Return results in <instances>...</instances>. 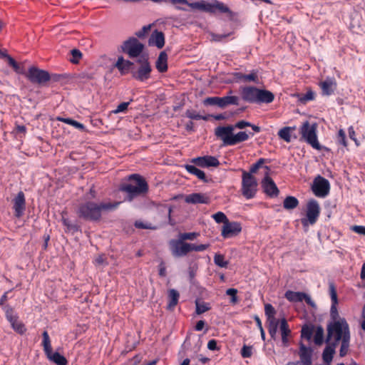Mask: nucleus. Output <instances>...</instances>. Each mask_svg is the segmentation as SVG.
I'll list each match as a JSON object with an SVG mask.
<instances>
[{"label":"nucleus","instance_id":"obj_5","mask_svg":"<svg viewBox=\"0 0 365 365\" xmlns=\"http://www.w3.org/2000/svg\"><path fill=\"white\" fill-rule=\"evenodd\" d=\"M42 338L41 345L47 359L56 365H67L68 361L64 356L58 352H52L51 339L47 331H44L42 333Z\"/></svg>","mask_w":365,"mask_h":365},{"label":"nucleus","instance_id":"obj_12","mask_svg":"<svg viewBox=\"0 0 365 365\" xmlns=\"http://www.w3.org/2000/svg\"><path fill=\"white\" fill-rule=\"evenodd\" d=\"M312 190L317 197H325L329 193V182L326 178L318 175L313 181Z\"/></svg>","mask_w":365,"mask_h":365},{"label":"nucleus","instance_id":"obj_34","mask_svg":"<svg viewBox=\"0 0 365 365\" xmlns=\"http://www.w3.org/2000/svg\"><path fill=\"white\" fill-rule=\"evenodd\" d=\"M9 323L11 324L12 329L18 334H24L26 332V329L25 325L19 320V317H16L14 319L9 322Z\"/></svg>","mask_w":365,"mask_h":365},{"label":"nucleus","instance_id":"obj_8","mask_svg":"<svg viewBox=\"0 0 365 365\" xmlns=\"http://www.w3.org/2000/svg\"><path fill=\"white\" fill-rule=\"evenodd\" d=\"M144 47V44L140 42L138 38L130 37L121 45V50L123 53L128 54L130 58H140Z\"/></svg>","mask_w":365,"mask_h":365},{"label":"nucleus","instance_id":"obj_35","mask_svg":"<svg viewBox=\"0 0 365 365\" xmlns=\"http://www.w3.org/2000/svg\"><path fill=\"white\" fill-rule=\"evenodd\" d=\"M299 205V200L293 196H287L283 202V207L286 210H293Z\"/></svg>","mask_w":365,"mask_h":365},{"label":"nucleus","instance_id":"obj_23","mask_svg":"<svg viewBox=\"0 0 365 365\" xmlns=\"http://www.w3.org/2000/svg\"><path fill=\"white\" fill-rule=\"evenodd\" d=\"M279 330L282 336V342L284 346H289V337L291 336L292 331L288 322L285 318L280 319Z\"/></svg>","mask_w":365,"mask_h":365},{"label":"nucleus","instance_id":"obj_16","mask_svg":"<svg viewBox=\"0 0 365 365\" xmlns=\"http://www.w3.org/2000/svg\"><path fill=\"white\" fill-rule=\"evenodd\" d=\"M329 294L331 298V308H330V317L336 319L338 317V309H337V305H338V297H337V292L336 288L333 282H329Z\"/></svg>","mask_w":365,"mask_h":365},{"label":"nucleus","instance_id":"obj_1","mask_svg":"<svg viewBox=\"0 0 365 365\" xmlns=\"http://www.w3.org/2000/svg\"><path fill=\"white\" fill-rule=\"evenodd\" d=\"M331 322L327 324V335L326 343H331L338 345L341 343L339 356H345L349 350L351 334L348 322L345 318L338 317L336 319L331 318Z\"/></svg>","mask_w":365,"mask_h":365},{"label":"nucleus","instance_id":"obj_3","mask_svg":"<svg viewBox=\"0 0 365 365\" xmlns=\"http://www.w3.org/2000/svg\"><path fill=\"white\" fill-rule=\"evenodd\" d=\"M240 93L242 100L250 103H270L274 99V95L272 92L255 86L242 87Z\"/></svg>","mask_w":365,"mask_h":365},{"label":"nucleus","instance_id":"obj_17","mask_svg":"<svg viewBox=\"0 0 365 365\" xmlns=\"http://www.w3.org/2000/svg\"><path fill=\"white\" fill-rule=\"evenodd\" d=\"M312 353L313 350L311 347H308L303 343L299 344L298 355L299 357V363L302 365L312 364Z\"/></svg>","mask_w":365,"mask_h":365},{"label":"nucleus","instance_id":"obj_50","mask_svg":"<svg viewBox=\"0 0 365 365\" xmlns=\"http://www.w3.org/2000/svg\"><path fill=\"white\" fill-rule=\"evenodd\" d=\"M266 160L264 158H259L255 163H254L250 169V171L247 173L253 174L256 173L257 170L262 166V165L265 163Z\"/></svg>","mask_w":365,"mask_h":365},{"label":"nucleus","instance_id":"obj_21","mask_svg":"<svg viewBox=\"0 0 365 365\" xmlns=\"http://www.w3.org/2000/svg\"><path fill=\"white\" fill-rule=\"evenodd\" d=\"M148 45L155 46L158 48H162L165 45L164 34L158 29L154 30L148 39Z\"/></svg>","mask_w":365,"mask_h":365},{"label":"nucleus","instance_id":"obj_37","mask_svg":"<svg viewBox=\"0 0 365 365\" xmlns=\"http://www.w3.org/2000/svg\"><path fill=\"white\" fill-rule=\"evenodd\" d=\"M195 306H196V314H202L205 312L210 309V306L209 303H206L205 302L200 301V299L195 300Z\"/></svg>","mask_w":365,"mask_h":365},{"label":"nucleus","instance_id":"obj_10","mask_svg":"<svg viewBox=\"0 0 365 365\" xmlns=\"http://www.w3.org/2000/svg\"><path fill=\"white\" fill-rule=\"evenodd\" d=\"M320 214V207L316 200H310L307 205V218L302 219L303 226H308L309 224L314 225L317 221Z\"/></svg>","mask_w":365,"mask_h":365},{"label":"nucleus","instance_id":"obj_44","mask_svg":"<svg viewBox=\"0 0 365 365\" xmlns=\"http://www.w3.org/2000/svg\"><path fill=\"white\" fill-rule=\"evenodd\" d=\"M200 234L198 232H184L178 235V240L185 242V240H193L196 239Z\"/></svg>","mask_w":365,"mask_h":365},{"label":"nucleus","instance_id":"obj_47","mask_svg":"<svg viewBox=\"0 0 365 365\" xmlns=\"http://www.w3.org/2000/svg\"><path fill=\"white\" fill-rule=\"evenodd\" d=\"M349 142H354L356 146H359V145L357 138H338L337 140L338 145L343 146L344 148H346L349 145Z\"/></svg>","mask_w":365,"mask_h":365},{"label":"nucleus","instance_id":"obj_27","mask_svg":"<svg viewBox=\"0 0 365 365\" xmlns=\"http://www.w3.org/2000/svg\"><path fill=\"white\" fill-rule=\"evenodd\" d=\"M133 64L134 63L133 62L128 60H124L123 56H120L118 58L115 66L119 70L120 73L123 75L128 73V71L132 68Z\"/></svg>","mask_w":365,"mask_h":365},{"label":"nucleus","instance_id":"obj_43","mask_svg":"<svg viewBox=\"0 0 365 365\" xmlns=\"http://www.w3.org/2000/svg\"><path fill=\"white\" fill-rule=\"evenodd\" d=\"M2 309L4 311L5 317L9 322L12 321L16 317H18L17 314H15L14 308L10 305L5 306L2 308Z\"/></svg>","mask_w":365,"mask_h":365},{"label":"nucleus","instance_id":"obj_2","mask_svg":"<svg viewBox=\"0 0 365 365\" xmlns=\"http://www.w3.org/2000/svg\"><path fill=\"white\" fill-rule=\"evenodd\" d=\"M120 203V202L86 201L78 205L76 212L79 218L91 222H98L101 220L103 212L114 210Z\"/></svg>","mask_w":365,"mask_h":365},{"label":"nucleus","instance_id":"obj_15","mask_svg":"<svg viewBox=\"0 0 365 365\" xmlns=\"http://www.w3.org/2000/svg\"><path fill=\"white\" fill-rule=\"evenodd\" d=\"M191 163L201 168L217 167L220 165L218 159L212 155H204L192 158Z\"/></svg>","mask_w":365,"mask_h":365},{"label":"nucleus","instance_id":"obj_55","mask_svg":"<svg viewBox=\"0 0 365 365\" xmlns=\"http://www.w3.org/2000/svg\"><path fill=\"white\" fill-rule=\"evenodd\" d=\"M294 129L295 127H284L279 130L278 137H290L291 131L294 130Z\"/></svg>","mask_w":365,"mask_h":365},{"label":"nucleus","instance_id":"obj_56","mask_svg":"<svg viewBox=\"0 0 365 365\" xmlns=\"http://www.w3.org/2000/svg\"><path fill=\"white\" fill-rule=\"evenodd\" d=\"M150 29H151L150 24L145 25V26H143V28L140 30L136 31L135 33V34L137 37H138L140 38H143L147 35V34L150 30Z\"/></svg>","mask_w":365,"mask_h":365},{"label":"nucleus","instance_id":"obj_33","mask_svg":"<svg viewBox=\"0 0 365 365\" xmlns=\"http://www.w3.org/2000/svg\"><path fill=\"white\" fill-rule=\"evenodd\" d=\"M232 126L217 127L215 130L217 137H233Z\"/></svg>","mask_w":365,"mask_h":365},{"label":"nucleus","instance_id":"obj_19","mask_svg":"<svg viewBox=\"0 0 365 365\" xmlns=\"http://www.w3.org/2000/svg\"><path fill=\"white\" fill-rule=\"evenodd\" d=\"M242 230L240 225L235 222H227L222 229V236L224 238H229L238 235Z\"/></svg>","mask_w":365,"mask_h":365},{"label":"nucleus","instance_id":"obj_32","mask_svg":"<svg viewBox=\"0 0 365 365\" xmlns=\"http://www.w3.org/2000/svg\"><path fill=\"white\" fill-rule=\"evenodd\" d=\"M185 168L189 173L195 175L198 179L202 180L205 182L208 181L205 173L202 170L196 168L195 165H185Z\"/></svg>","mask_w":365,"mask_h":365},{"label":"nucleus","instance_id":"obj_57","mask_svg":"<svg viewBox=\"0 0 365 365\" xmlns=\"http://www.w3.org/2000/svg\"><path fill=\"white\" fill-rule=\"evenodd\" d=\"M71 53L72 55V58H71V62L73 63H78L79 60L82 57V53L81 52L78 50V49H72L71 51Z\"/></svg>","mask_w":365,"mask_h":365},{"label":"nucleus","instance_id":"obj_60","mask_svg":"<svg viewBox=\"0 0 365 365\" xmlns=\"http://www.w3.org/2000/svg\"><path fill=\"white\" fill-rule=\"evenodd\" d=\"M244 77L245 81H257V71L253 70L250 74H245Z\"/></svg>","mask_w":365,"mask_h":365},{"label":"nucleus","instance_id":"obj_24","mask_svg":"<svg viewBox=\"0 0 365 365\" xmlns=\"http://www.w3.org/2000/svg\"><path fill=\"white\" fill-rule=\"evenodd\" d=\"M319 86L322 89V95L331 96L334 92L336 83L333 78H327L324 81L319 83Z\"/></svg>","mask_w":365,"mask_h":365},{"label":"nucleus","instance_id":"obj_40","mask_svg":"<svg viewBox=\"0 0 365 365\" xmlns=\"http://www.w3.org/2000/svg\"><path fill=\"white\" fill-rule=\"evenodd\" d=\"M57 120L59 121H61V122H64L68 125H71L78 130H84V128H85L83 124H82L75 120H73L71 118L58 117Z\"/></svg>","mask_w":365,"mask_h":365},{"label":"nucleus","instance_id":"obj_48","mask_svg":"<svg viewBox=\"0 0 365 365\" xmlns=\"http://www.w3.org/2000/svg\"><path fill=\"white\" fill-rule=\"evenodd\" d=\"M212 218L217 223H224L225 225L229 220L222 212H217L212 215Z\"/></svg>","mask_w":365,"mask_h":365},{"label":"nucleus","instance_id":"obj_13","mask_svg":"<svg viewBox=\"0 0 365 365\" xmlns=\"http://www.w3.org/2000/svg\"><path fill=\"white\" fill-rule=\"evenodd\" d=\"M284 297L291 302H301L302 301H305V302L310 307H316L315 302L304 292L288 290L285 292Z\"/></svg>","mask_w":365,"mask_h":365},{"label":"nucleus","instance_id":"obj_31","mask_svg":"<svg viewBox=\"0 0 365 365\" xmlns=\"http://www.w3.org/2000/svg\"><path fill=\"white\" fill-rule=\"evenodd\" d=\"M239 101V98L235 96L220 97V108H224L230 105L238 106Z\"/></svg>","mask_w":365,"mask_h":365},{"label":"nucleus","instance_id":"obj_53","mask_svg":"<svg viewBox=\"0 0 365 365\" xmlns=\"http://www.w3.org/2000/svg\"><path fill=\"white\" fill-rule=\"evenodd\" d=\"M205 106H217L220 107V97H208L203 101Z\"/></svg>","mask_w":365,"mask_h":365},{"label":"nucleus","instance_id":"obj_52","mask_svg":"<svg viewBox=\"0 0 365 365\" xmlns=\"http://www.w3.org/2000/svg\"><path fill=\"white\" fill-rule=\"evenodd\" d=\"M264 314L267 319L275 317L276 310L272 304H266L264 305Z\"/></svg>","mask_w":365,"mask_h":365},{"label":"nucleus","instance_id":"obj_9","mask_svg":"<svg viewBox=\"0 0 365 365\" xmlns=\"http://www.w3.org/2000/svg\"><path fill=\"white\" fill-rule=\"evenodd\" d=\"M119 190L127 193L128 196L126 199L130 202L135 197L146 194L148 191V183H143L141 181V183H138V187H136L128 183L123 182L120 185Z\"/></svg>","mask_w":365,"mask_h":365},{"label":"nucleus","instance_id":"obj_7","mask_svg":"<svg viewBox=\"0 0 365 365\" xmlns=\"http://www.w3.org/2000/svg\"><path fill=\"white\" fill-rule=\"evenodd\" d=\"M257 181L255 176L251 173H247L243 170L242 175V195L247 200L255 197L257 191Z\"/></svg>","mask_w":365,"mask_h":365},{"label":"nucleus","instance_id":"obj_26","mask_svg":"<svg viewBox=\"0 0 365 365\" xmlns=\"http://www.w3.org/2000/svg\"><path fill=\"white\" fill-rule=\"evenodd\" d=\"M155 67L160 73H165L168 71V55L165 51L160 53L155 62Z\"/></svg>","mask_w":365,"mask_h":365},{"label":"nucleus","instance_id":"obj_11","mask_svg":"<svg viewBox=\"0 0 365 365\" xmlns=\"http://www.w3.org/2000/svg\"><path fill=\"white\" fill-rule=\"evenodd\" d=\"M26 77L33 83L44 84L51 79L50 74L45 70L39 69L35 66L29 68Z\"/></svg>","mask_w":365,"mask_h":365},{"label":"nucleus","instance_id":"obj_38","mask_svg":"<svg viewBox=\"0 0 365 365\" xmlns=\"http://www.w3.org/2000/svg\"><path fill=\"white\" fill-rule=\"evenodd\" d=\"M324 331L322 327L319 326L317 327L314 336V341L316 345H322L324 342Z\"/></svg>","mask_w":365,"mask_h":365},{"label":"nucleus","instance_id":"obj_62","mask_svg":"<svg viewBox=\"0 0 365 365\" xmlns=\"http://www.w3.org/2000/svg\"><path fill=\"white\" fill-rule=\"evenodd\" d=\"M11 290L12 289H10L9 291H7V292H4V294L1 297V299H0V306L1 307V308L4 307L5 306H9V305L8 304H6V302L9 299L8 294Z\"/></svg>","mask_w":365,"mask_h":365},{"label":"nucleus","instance_id":"obj_14","mask_svg":"<svg viewBox=\"0 0 365 365\" xmlns=\"http://www.w3.org/2000/svg\"><path fill=\"white\" fill-rule=\"evenodd\" d=\"M12 202L14 216L17 218L21 217L26 210V199L24 192H19Z\"/></svg>","mask_w":365,"mask_h":365},{"label":"nucleus","instance_id":"obj_54","mask_svg":"<svg viewBox=\"0 0 365 365\" xmlns=\"http://www.w3.org/2000/svg\"><path fill=\"white\" fill-rule=\"evenodd\" d=\"M135 227L138 229H148V230H154L155 227L152 225L151 223H145L140 220H137L134 224Z\"/></svg>","mask_w":365,"mask_h":365},{"label":"nucleus","instance_id":"obj_22","mask_svg":"<svg viewBox=\"0 0 365 365\" xmlns=\"http://www.w3.org/2000/svg\"><path fill=\"white\" fill-rule=\"evenodd\" d=\"M317 123H310L306 120L300 127V134L302 137H317Z\"/></svg>","mask_w":365,"mask_h":365},{"label":"nucleus","instance_id":"obj_6","mask_svg":"<svg viewBox=\"0 0 365 365\" xmlns=\"http://www.w3.org/2000/svg\"><path fill=\"white\" fill-rule=\"evenodd\" d=\"M137 62L140 64L136 70L132 68V77L140 82H144L150 78L152 68L148 60V54H143L138 58Z\"/></svg>","mask_w":365,"mask_h":365},{"label":"nucleus","instance_id":"obj_45","mask_svg":"<svg viewBox=\"0 0 365 365\" xmlns=\"http://www.w3.org/2000/svg\"><path fill=\"white\" fill-rule=\"evenodd\" d=\"M214 262L216 265L220 267H227L228 265V262L225 259V257L220 254H216L214 257Z\"/></svg>","mask_w":365,"mask_h":365},{"label":"nucleus","instance_id":"obj_25","mask_svg":"<svg viewBox=\"0 0 365 365\" xmlns=\"http://www.w3.org/2000/svg\"><path fill=\"white\" fill-rule=\"evenodd\" d=\"M267 329L270 335V337L275 340L278 327L280 326V319H277L276 317L267 319Z\"/></svg>","mask_w":365,"mask_h":365},{"label":"nucleus","instance_id":"obj_58","mask_svg":"<svg viewBox=\"0 0 365 365\" xmlns=\"http://www.w3.org/2000/svg\"><path fill=\"white\" fill-rule=\"evenodd\" d=\"M237 294V290L234 288H230L226 291V294L231 297L230 302L232 304H236L238 301Z\"/></svg>","mask_w":365,"mask_h":365},{"label":"nucleus","instance_id":"obj_30","mask_svg":"<svg viewBox=\"0 0 365 365\" xmlns=\"http://www.w3.org/2000/svg\"><path fill=\"white\" fill-rule=\"evenodd\" d=\"M180 298L179 292L174 289H171L168 291V304L167 306V309L168 310H173L178 304Z\"/></svg>","mask_w":365,"mask_h":365},{"label":"nucleus","instance_id":"obj_51","mask_svg":"<svg viewBox=\"0 0 365 365\" xmlns=\"http://www.w3.org/2000/svg\"><path fill=\"white\" fill-rule=\"evenodd\" d=\"M132 101H133V99H130V101H128V102H123V103H120L115 110H112V113L114 114H118L120 113H125L128 109V106L130 105V102H132Z\"/></svg>","mask_w":365,"mask_h":365},{"label":"nucleus","instance_id":"obj_39","mask_svg":"<svg viewBox=\"0 0 365 365\" xmlns=\"http://www.w3.org/2000/svg\"><path fill=\"white\" fill-rule=\"evenodd\" d=\"M185 115L190 119L192 120H208L210 115H202L199 114L197 111L194 110H187L185 112Z\"/></svg>","mask_w":365,"mask_h":365},{"label":"nucleus","instance_id":"obj_59","mask_svg":"<svg viewBox=\"0 0 365 365\" xmlns=\"http://www.w3.org/2000/svg\"><path fill=\"white\" fill-rule=\"evenodd\" d=\"M252 354V347L244 345L241 349V355L243 358H250Z\"/></svg>","mask_w":365,"mask_h":365},{"label":"nucleus","instance_id":"obj_28","mask_svg":"<svg viewBox=\"0 0 365 365\" xmlns=\"http://www.w3.org/2000/svg\"><path fill=\"white\" fill-rule=\"evenodd\" d=\"M327 344V346L325 347L322 353V359L327 364H329L332 361L336 345L331 343Z\"/></svg>","mask_w":365,"mask_h":365},{"label":"nucleus","instance_id":"obj_20","mask_svg":"<svg viewBox=\"0 0 365 365\" xmlns=\"http://www.w3.org/2000/svg\"><path fill=\"white\" fill-rule=\"evenodd\" d=\"M185 201L190 204H209L210 197L205 193L195 192L185 197Z\"/></svg>","mask_w":365,"mask_h":365},{"label":"nucleus","instance_id":"obj_61","mask_svg":"<svg viewBox=\"0 0 365 365\" xmlns=\"http://www.w3.org/2000/svg\"><path fill=\"white\" fill-rule=\"evenodd\" d=\"M207 348L211 351H218L220 347L217 346V341L215 339H211L207 343Z\"/></svg>","mask_w":365,"mask_h":365},{"label":"nucleus","instance_id":"obj_49","mask_svg":"<svg viewBox=\"0 0 365 365\" xmlns=\"http://www.w3.org/2000/svg\"><path fill=\"white\" fill-rule=\"evenodd\" d=\"M313 334V329L307 325L304 326L301 330V336L307 340L312 338Z\"/></svg>","mask_w":365,"mask_h":365},{"label":"nucleus","instance_id":"obj_63","mask_svg":"<svg viewBox=\"0 0 365 365\" xmlns=\"http://www.w3.org/2000/svg\"><path fill=\"white\" fill-rule=\"evenodd\" d=\"M352 230L357 234L365 236V227L361 225H355L352 227Z\"/></svg>","mask_w":365,"mask_h":365},{"label":"nucleus","instance_id":"obj_41","mask_svg":"<svg viewBox=\"0 0 365 365\" xmlns=\"http://www.w3.org/2000/svg\"><path fill=\"white\" fill-rule=\"evenodd\" d=\"M128 182L127 183L131 185H134V186H136V187H138V183H141V181L143 182V183H147V182L145 181V178H143L141 175H138V174H132L130 175L128 178Z\"/></svg>","mask_w":365,"mask_h":365},{"label":"nucleus","instance_id":"obj_18","mask_svg":"<svg viewBox=\"0 0 365 365\" xmlns=\"http://www.w3.org/2000/svg\"><path fill=\"white\" fill-rule=\"evenodd\" d=\"M262 187L264 193L270 197H277L279 195V189L274 180L268 175L262 180Z\"/></svg>","mask_w":365,"mask_h":365},{"label":"nucleus","instance_id":"obj_29","mask_svg":"<svg viewBox=\"0 0 365 365\" xmlns=\"http://www.w3.org/2000/svg\"><path fill=\"white\" fill-rule=\"evenodd\" d=\"M294 96L297 98L299 103L305 105L307 102L314 101L316 95L312 90L309 89L306 93H296Z\"/></svg>","mask_w":365,"mask_h":365},{"label":"nucleus","instance_id":"obj_42","mask_svg":"<svg viewBox=\"0 0 365 365\" xmlns=\"http://www.w3.org/2000/svg\"><path fill=\"white\" fill-rule=\"evenodd\" d=\"M302 140H304L308 144H309L312 148L317 150H322L328 149L326 147L322 146L319 141L318 138H301Z\"/></svg>","mask_w":365,"mask_h":365},{"label":"nucleus","instance_id":"obj_46","mask_svg":"<svg viewBox=\"0 0 365 365\" xmlns=\"http://www.w3.org/2000/svg\"><path fill=\"white\" fill-rule=\"evenodd\" d=\"M247 138H222V146H230L235 145L237 143L242 142Z\"/></svg>","mask_w":365,"mask_h":365},{"label":"nucleus","instance_id":"obj_36","mask_svg":"<svg viewBox=\"0 0 365 365\" xmlns=\"http://www.w3.org/2000/svg\"><path fill=\"white\" fill-rule=\"evenodd\" d=\"M61 221L63 225L66 227V232L75 233L81 230L78 225L71 223L68 219L64 217H62Z\"/></svg>","mask_w":365,"mask_h":365},{"label":"nucleus","instance_id":"obj_64","mask_svg":"<svg viewBox=\"0 0 365 365\" xmlns=\"http://www.w3.org/2000/svg\"><path fill=\"white\" fill-rule=\"evenodd\" d=\"M248 125H251V123L245 120H241L235 124V128L243 129Z\"/></svg>","mask_w":365,"mask_h":365},{"label":"nucleus","instance_id":"obj_4","mask_svg":"<svg viewBox=\"0 0 365 365\" xmlns=\"http://www.w3.org/2000/svg\"><path fill=\"white\" fill-rule=\"evenodd\" d=\"M169 246L172 255L174 257H180L187 255L191 251L202 252L207 250L209 247V244H202L196 245L195 244H190L185 242H182L180 240H171L169 242Z\"/></svg>","mask_w":365,"mask_h":365}]
</instances>
